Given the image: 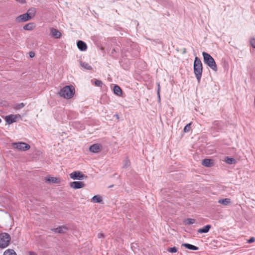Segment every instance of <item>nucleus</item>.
<instances>
[{
	"instance_id": "f257e3e1",
	"label": "nucleus",
	"mask_w": 255,
	"mask_h": 255,
	"mask_svg": "<svg viewBox=\"0 0 255 255\" xmlns=\"http://www.w3.org/2000/svg\"><path fill=\"white\" fill-rule=\"evenodd\" d=\"M59 96L66 99H70L75 94V88L72 85L66 86L62 88L58 93Z\"/></svg>"
},
{
	"instance_id": "f03ea898",
	"label": "nucleus",
	"mask_w": 255,
	"mask_h": 255,
	"mask_svg": "<svg viewBox=\"0 0 255 255\" xmlns=\"http://www.w3.org/2000/svg\"><path fill=\"white\" fill-rule=\"evenodd\" d=\"M193 68L194 74L198 82H200L203 71V66L201 60L197 57L195 58Z\"/></svg>"
},
{
	"instance_id": "7ed1b4c3",
	"label": "nucleus",
	"mask_w": 255,
	"mask_h": 255,
	"mask_svg": "<svg viewBox=\"0 0 255 255\" xmlns=\"http://www.w3.org/2000/svg\"><path fill=\"white\" fill-rule=\"evenodd\" d=\"M204 63L214 71L218 70L217 64L214 58L208 53L202 52Z\"/></svg>"
},
{
	"instance_id": "20e7f679",
	"label": "nucleus",
	"mask_w": 255,
	"mask_h": 255,
	"mask_svg": "<svg viewBox=\"0 0 255 255\" xmlns=\"http://www.w3.org/2000/svg\"><path fill=\"white\" fill-rule=\"evenodd\" d=\"M11 238L7 233H1L0 234V248H5L9 244Z\"/></svg>"
},
{
	"instance_id": "39448f33",
	"label": "nucleus",
	"mask_w": 255,
	"mask_h": 255,
	"mask_svg": "<svg viewBox=\"0 0 255 255\" xmlns=\"http://www.w3.org/2000/svg\"><path fill=\"white\" fill-rule=\"evenodd\" d=\"M11 144L13 148L20 151H26L30 148L28 144L23 142H13Z\"/></svg>"
},
{
	"instance_id": "423d86ee",
	"label": "nucleus",
	"mask_w": 255,
	"mask_h": 255,
	"mask_svg": "<svg viewBox=\"0 0 255 255\" xmlns=\"http://www.w3.org/2000/svg\"><path fill=\"white\" fill-rule=\"evenodd\" d=\"M85 186V183L82 181H73L70 183V186L75 189L83 188Z\"/></svg>"
},
{
	"instance_id": "0eeeda50",
	"label": "nucleus",
	"mask_w": 255,
	"mask_h": 255,
	"mask_svg": "<svg viewBox=\"0 0 255 255\" xmlns=\"http://www.w3.org/2000/svg\"><path fill=\"white\" fill-rule=\"evenodd\" d=\"M20 115L19 114L17 115H10L7 116H6L5 118V120L6 122L10 125L13 123H14L16 121L17 117H20Z\"/></svg>"
},
{
	"instance_id": "6e6552de",
	"label": "nucleus",
	"mask_w": 255,
	"mask_h": 255,
	"mask_svg": "<svg viewBox=\"0 0 255 255\" xmlns=\"http://www.w3.org/2000/svg\"><path fill=\"white\" fill-rule=\"evenodd\" d=\"M102 148V146L98 143H95L91 145L89 147V150L93 153H98Z\"/></svg>"
},
{
	"instance_id": "1a4fd4ad",
	"label": "nucleus",
	"mask_w": 255,
	"mask_h": 255,
	"mask_svg": "<svg viewBox=\"0 0 255 255\" xmlns=\"http://www.w3.org/2000/svg\"><path fill=\"white\" fill-rule=\"evenodd\" d=\"M30 19H31L30 16H29L28 14H27L26 13L21 14V15L17 16L16 18V21L18 22H20L21 21H23V22L26 21Z\"/></svg>"
},
{
	"instance_id": "9d476101",
	"label": "nucleus",
	"mask_w": 255,
	"mask_h": 255,
	"mask_svg": "<svg viewBox=\"0 0 255 255\" xmlns=\"http://www.w3.org/2000/svg\"><path fill=\"white\" fill-rule=\"evenodd\" d=\"M67 230V228L65 226H59L56 228H53L51 229V231L56 233H59V234H64L66 233V232Z\"/></svg>"
},
{
	"instance_id": "9b49d317",
	"label": "nucleus",
	"mask_w": 255,
	"mask_h": 255,
	"mask_svg": "<svg viewBox=\"0 0 255 255\" xmlns=\"http://www.w3.org/2000/svg\"><path fill=\"white\" fill-rule=\"evenodd\" d=\"M202 164L206 167H211L214 165V161L212 159H204L202 160Z\"/></svg>"
},
{
	"instance_id": "f8f14e48",
	"label": "nucleus",
	"mask_w": 255,
	"mask_h": 255,
	"mask_svg": "<svg viewBox=\"0 0 255 255\" xmlns=\"http://www.w3.org/2000/svg\"><path fill=\"white\" fill-rule=\"evenodd\" d=\"M51 35L55 38H59L61 36V32L54 28H50Z\"/></svg>"
},
{
	"instance_id": "ddd939ff",
	"label": "nucleus",
	"mask_w": 255,
	"mask_h": 255,
	"mask_svg": "<svg viewBox=\"0 0 255 255\" xmlns=\"http://www.w3.org/2000/svg\"><path fill=\"white\" fill-rule=\"evenodd\" d=\"M78 48L81 51H85L87 48V44L82 40H78L77 42Z\"/></svg>"
},
{
	"instance_id": "4468645a",
	"label": "nucleus",
	"mask_w": 255,
	"mask_h": 255,
	"mask_svg": "<svg viewBox=\"0 0 255 255\" xmlns=\"http://www.w3.org/2000/svg\"><path fill=\"white\" fill-rule=\"evenodd\" d=\"M211 228V225H207L204 226L202 228L199 229L197 232L199 233H207L209 231Z\"/></svg>"
},
{
	"instance_id": "2eb2a0df",
	"label": "nucleus",
	"mask_w": 255,
	"mask_h": 255,
	"mask_svg": "<svg viewBox=\"0 0 255 255\" xmlns=\"http://www.w3.org/2000/svg\"><path fill=\"white\" fill-rule=\"evenodd\" d=\"M213 126L217 130L222 129L223 123L221 121H216L213 123Z\"/></svg>"
},
{
	"instance_id": "dca6fc26",
	"label": "nucleus",
	"mask_w": 255,
	"mask_h": 255,
	"mask_svg": "<svg viewBox=\"0 0 255 255\" xmlns=\"http://www.w3.org/2000/svg\"><path fill=\"white\" fill-rule=\"evenodd\" d=\"M218 203L227 206L231 204V201L230 198L221 199L218 200Z\"/></svg>"
},
{
	"instance_id": "f3484780",
	"label": "nucleus",
	"mask_w": 255,
	"mask_h": 255,
	"mask_svg": "<svg viewBox=\"0 0 255 255\" xmlns=\"http://www.w3.org/2000/svg\"><path fill=\"white\" fill-rule=\"evenodd\" d=\"M182 246L190 250L197 251L199 249L198 247L190 244L184 243L182 244Z\"/></svg>"
},
{
	"instance_id": "a211bd4d",
	"label": "nucleus",
	"mask_w": 255,
	"mask_h": 255,
	"mask_svg": "<svg viewBox=\"0 0 255 255\" xmlns=\"http://www.w3.org/2000/svg\"><path fill=\"white\" fill-rule=\"evenodd\" d=\"M114 92L118 96H121L122 94V90L121 88L118 85H115L114 87Z\"/></svg>"
},
{
	"instance_id": "6ab92c4d",
	"label": "nucleus",
	"mask_w": 255,
	"mask_h": 255,
	"mask_svg": "<svg viewBox=\"0 0 255 255\" xmlns=\"http://www.w3.org/2000/svg\"><path fill=\"white\" fill-rule=\"evenodd\" d=\"M49 178H47L46 181L49 182H52L54 183H58L60 182V179L58 178L54 177L53 176H49Z\"/></svg>"
},
{
	"instance_id": "aec40b11",
	"label": "nucleus",
	"mask_w": 255,
	"mask_h": 255,
	"mask_svg": "<svg viewBox=\"0 0 255 255\" xmlns=\"http://www.w3.org/2000/svg\"><path fill=\"white\" fill-rule=\"evenodd\" d=\"M92 201L94 203H100L102 202V198L99 195H95L92 197Z\"/></svg>"
},
{
	"instance_id": "412c9836",
	"label": "nucleus",
	"mask_w": 255,
	"mask_h": 255,
	"mask_svg": "<svg viewBox=\"0 0 255 255\" xmlns=\"http://www.w3.org/2000/svg\"><path fill=\"white\" fill-rule=\"evenodd\" d=\"M34 27V24L33 23H29L26 24H25L23 26V29L26 30H32Z\"/></svg>"
},
{
	"instance_id": "4be33fe9",
	"label": "nucleus",
	"mask_w": 255,
	"mask_h": 255,
	"mask_svg": "<svg viewBox=\"0 0 255 255\" xmlns=\"http://www.w3.org/2000/svg\"><path fill=\"white\" fill-rule=\"evenodd\" d=\"M35 12L36 11L35 8L31 7L27 10L26 13L30 16V18L31 19L34 16Z\"/></svg>"
},
{
	"instance_id": "5701e85b",
	"label": "nucleus",
	"mask_w": 255,
	"mask_h": 255,
	"mask_svg": "<svg viewBox=\"0 0 255 255\" xmlns=\"http://www.w3.org/2000/svg\"><path fill=\"white\" fill-rule=\"evenodd\" d=\"M225 161L226 163L230 164H232L235 163V159L233 158H230L229 157H226Z\"/></svg>"
},
{
	"instance_id": "b1692460",
	"label": "nucleus",
	"mask_w": 255,
	"mask_h": 255,
	"mask_svg": "<svg viewBox=\"0 0 255 255\" xmlns=\"http://www.w3.org/2000/svg\"><path fill=\"white\" fill-rule=\"evenodd\" d=\"M80 65L81 66V67H82L83 68H85L86 69H88V70H91L92 69V68L91 67V66H90L86 62H81L80 63Z\"/></svg>"
},
{
	"instance_id": "393cba45",
	"label": "nucleus",
	"mask_w": 255,
	"mask_h": 255,
	"mask_svg": "<svg viewBox=\"0 0 255 255\" xmlns=\"http://www.w3.org/2000/svg\"><path fill=\"white\" fill-rule=\"evenodd\" d=\"M195 223V220L194 219L188 218L184 221V224L186 225H191Z\"/></svg>"
},
{
	"instance_id": "a878e982",
	"label": "nucleus",
	"mask_w": 255,
	"mask_h": 255,
	"mask_svg": "<svg viewBox=\"0 0 255 255\" xmlns=\"http://www.w3.org/2000/svg\"><path fill=\"white\" fill-rule=\"evenodd\" d=\"M3 255H17L12 250H8L4 252Z\"/></svg>"
},
{
	"instance_id": "bb28decb",
	"label": "nucleus",
	"mask_w": 255,
	"mask_h": 255,
	"mask_svg": "<svg viewBox=\"0 0 255 255\" xmlns=\"http://www.w3.org/2000/svg\"><path fill=\"white\" fill-rule=\"evenodd\" d=\"M24 106L25 105L23 103L16 104L13 106V108L15 110H19L23 108Z\"/></svg>"
},
{
	"instance_id": "cd10ccee",
	"label": "nucleus",
	"mask_w": 255,
	"mask_h": 255,
	"mask_svg": "<svg viewBox=\"0 0 255 255\" xmlns=\"http://www.w3.org/2000/svg\"><path fill=\"white\" fill-rule=\"evenodd\" d=\"M74 180H83L86 179L87 176H70Z\"/></svg>"
},
{
	"instance_id": "c85d7f7f",
	"label": "nucleus",
	"mask_w": 255,
	"mask_h": 255,
	"mask_svg": "<svg viewBox=\"0 0 255 255\" xmlns=\"http://www.w3.org/2000/svg\"><path fill=\"white\" fill-rule=\"evenodd\" d=\"M191 123H189L187 125H186L184 128V131L185 132H189L191 129Z\"/></svg>"
},
{
	"instance_id": "c756f323",
	"label": "nucleus",
	"mask_w": 255,
	"mask_h": 255,
	"mask_svg": "<svg viewBox=\"0 0 255 255\" xmlns=\"http://www.w3.org/2000/svg\"><path fill=\"white\" fill-rule=\"evenodd\" d=\"M167 251L170 253H175L177 252V249L176 247H172V248H170L168 249Z\"/></svg>"
},
{
	"instance_id": "7c9ffc66",
	"label": "nucleus",
	"mask_w": 255,
	"mask_h": 255,
	"mask_svg": "<svg viewBox=\"0 0 255 255\" xmlns=\"http://www.w3.org/2000/svg\"><path fill=\"white\" fill-rule=\"evenodd\" d=\"M95 84L96 86H98V87H102V85L103 84V82L102 81L100 80H96L95 81Z\"/></svg>"
},
{
	"instance_id": "2f4dec72",
	"label": "nucleus",
	"mask_w": 255,
	"mask_h": 255,
	"mask_svg": "<svg viewBox=\"0 0 255 255\" xmlns=\"http://www.w3.org/2000/svg\"><path fill=\"white\" fill-rule=\"evenodd\" d=\"M69 175H84L83 173H82L80 171H74L72 173H71Z\"/></svg>"
},
{
	"instance_id": "473e14b6",
	"label": "nucleus",
	"mask_w": 255,
	"mask_h": 255,
	"mask_svg": "<svg viewBox=\"0 0 255 255\" xmlns=\"http://www.w3.org/2000/svg\"><path fill=\"white\" fill-rule=\"evenodd\" d=\"M250 44L253 48H255V38L251 39Z\"/></svg>"
},
{
	"instance_id": "72a5a7b5",
	"label": "nucleus",
	"mask_w": 255,
	"mask_h": 255,
	"mask_svg": "<svg viewBox=\"0 0 255 255\" xmlns=\"http://www.w3.org/2000/svg\"><path fill=\"white\" fill-rule=\"evenodd\" d=\"M129 165H130V161H129V160H127L125 161V165H124V167H127L129 166Z\"/></svg>"
},
{
	"instance_id": "f704fd0d",
	"label": "nucleus",
	"mask_w": 255,
	"mask_h": 255,
	"mask_svg": "<svg viewBox=\"0 0 255 255\" xmlns=\"http://www.w3.org/2000/svg\"><path fill=\"white\" fill-rule=\"evenodd\" d=\"M255 241V238L254 237H251L248 241V243L249 244L253 243Z\"/></svg>"
},
{
	"instance_id": "c9c22d12",
	"label": "nucleus",
	"mask_w": 255,
	"mask_h": 255,
	"mask_svg": "<svg viewBox=\"0 0 255 255\" xmlns=\"http://www.w3.org/2000/svg\"><path fill=\"white\" fill-rule=\"evenodd\" d=\"M157 86H158V89H157V95H158V96L159 99H160V94H159V91H160V85H159V83H157Z\"/></svg>"
},
{
	"instance_id": "e433bc0d",
	"label": "nucleus",
	"mask_w": 255,
	"mask_h": 255,
	"mask_svg": "<svg viewBox=\"0 0 255 255\" xmlns=\"http://www.w3.org/2000/svg\"><path fill=\"white\" fill-rule=\"evenodd\" d=\"M98 238L99 239L104 238V234L103 233H99L98 234Z\"/></svg>"
},
{
	"instance_id": "4c0bfd02",
	"label": "nucleus",
	"mask_w": 255,
	"mask_h": 255,
	"mask_svg": "<svg viewBox=\"0 0 255 255\" xmlns=\"http://www.w3.org/2000/svg\"><path fill=\"white\" fill-rule=\"evenodd\" d=\"M29 55L30 57L33 58L35 55V53L33 51H30L29 53Z\"/></svg>"
},
{
	"instance_id": "58836bf2",
	"label": "nucleus",
	"mask_w": 255,
	"mask_h": 255,
	"mask_svg": "<svg viewBox=\"0 0 255 255\" xmlns=\"http://www.w3.org/2000/svg\"><path fill=\"white\" fill-rule=\"evenodd\" d=\"M116 53V51L115 50V49H113L112 51H111V55L113 56H115V53Z\"/></svg>"
},
{
	"instance_id": "ea45409f",
	"label": "nucleus",
	"mask_w": 255,
	"mask_h": 255,
	"mask_svg": "<svg viewBox=\"0 0 255 255\" xmlns=\"http://www.w3.org/2000/svg\"><path fill=\"white\" fill-rule=\"evenodd\" d=\"M17 2L20 3H24L25 2V0H15Z\"/></svg>"
},
{
	"instance_id": "a19ab883",
	"label": "nucleus",
	"mask_w": 255,
	"mask_h": 255,
	"mask_svg": "<svg viewBox=\"0 0 255 255\" xmlns=\"http://www.w3.org/2000/svg\"><path fill=\"white\" fill-rule=\"evenodd\" d=\"M29 255H37L35 253L30 252L29 253Z\"/></svg>"
},
{
	"instance_id": "79ce46f5",
	"label": "nucleus",
	"mask_w": 255,
	"mask_h": 255,
	"mask_svg": "<svg viewBox=\"0 0 255 255\" xmlns=\"http://www.w3.org/2000/svg\"><path fill=\"white\" fill-rule=\"evenodd\" d=\"M115 116L117 118V119H118L119 118L118 115H115Z\"/></svg>"
},
{
	"instance_id": "37998d69",
	"label": "nucleus",
	"mask_w": 255,
	"mask_h": 255,
	"mask_svg": "<svg viewBox=\"0 0 255 255\" xmlns=\"http://www.w3.org/2000/svg\"><path fill=\"white\" fill-rule=\"evenodd\" d=\"M113 186V185H111V186H110L109 187L110 188V187H112Z\"/></svg>"
},
{
	"instance_id": "c03bdc74",
	"label": "nucleus",
	"mask_w": 255,
	"mask_h": 255,
	"mask_svg": "<svg viewBox=\"0 0 255 255\" xmlns=\"http://www.w3.org/2000/svg\"><path fill=\"white\" fill-rule=\"evenodd\" d=\"M183 52H184V53H185L186 51L185 50H183Z\"/></svg>"
},
{
	"instance_id": "a18cd8bd",
	"label": "nucleus",
	"mask_w": 255,
	"mask_h": 255,
	"mask_svg": "<svg viewBox=\"0 0 255 255\" xmlns=\"http://www.w3.org/2000/svg\"><path fill=\"white\" fill-rule=\"evenodd\" d=\"M183 52H184V53H185L186 51L185 50H183Z\"/></svg>"
}]
</instances>
